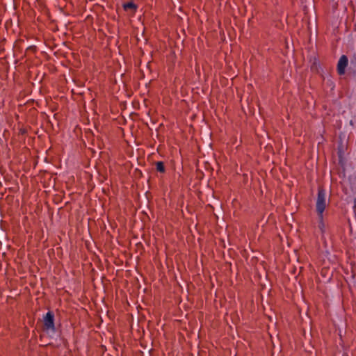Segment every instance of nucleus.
<instances>
[{"instance_id": "obj_1", "label": "nucleus", "mask_w": 356, "mask_h": 356, "mask_svg": "<svg viewBox=\"0 0 356 356\" xmlns=\"http://www.w3.org/2000/svg\"><path fill=\"white\" fill-rule=\"evenodd\" d=\"M327 205L326 201V193L324 188H319L316 203V209L318 216H322Z\"/></svg>"}, {"instance_id": "obj_2", "label": "nucleus", "mask_w": 356, "mask_h": 356, "mask_svg": "<svg viewBox=\"0 0 356 356\" xmlns=\"http://www.w3.org/2000/svg\"><path fill=\"white\" fill-rule=\"evenodd\" d=\"M44 325L47 330H54V316L52 312H48L44 317Z\"/></svg>"}, {"instance_id": "obj_3", "label": "nucleus", "mask_w": 356, "mask_h": 356, "mask_svg": "<svg viewBox=\"0 0 356 356\" xmlns=\"http://www.w3.org/2000/svg\"><path fill=\"white\" fill-rule=\"evenodd\" d=\"M348 63V60L347 56L345 55H342L340 57L337 63V72L339 75L344 74Z\"/></svg>"}, {"instance_id": "obj_4", "label": "nucleus", "mask_w": 356, "mask_h": 356, "mask_svg": "<svg viewBox=\"0 0 356 356\" xmlns=\"http://www.w3.org/2000/svg\"><path fill=\"white\" fill-rule=\"evenodd\" d=\"M318 228L321 231V234H323L325 232V225L323 221V214H322V216H318Z\"/></svg>"}, {"instance_id": "obj_5", "label": "nucleus", "mask_w": 356, "mask_h": 356, "mask_svg": "<svg viewBox=\"0 0 356 356\" xmlns=\"http://www.w3.org/2000/svg\"><path fill=\"white\" fill-rule=\"evenodd\" d=\"M156 169L158 172L163 173L165 171L164 163L163 161H158L156 163Z\"/></svg>"}, {"instance_id": "obj_6", "label": "nucleus", "mask_w": 356, "mask_h": 356, "mask_svg": "<svg viewBox=\"0 0 356 356\" xmlns=\"http://www.w3.org/2000/svg\"><path fill=\"white\" fill-rule=\"evenodd\" d=\"M123 8L125 10H128L129 9H131L133 10H136V5L135 3H134L133 2H128V3H126L123 5Z\"/></svg>"}]
</instances>
